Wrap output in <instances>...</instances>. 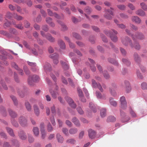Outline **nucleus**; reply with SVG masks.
I'll use <instances>...</instances> for the list:
<instances>
[{"instance_id":"f257e3e1","label":"nucleus","mask_w":147,"mask_h":147,"mask_svg":"<svg viewBox=\"0 0 147 147\" xmlns=\"http://www.w3.org/2000/svg\"><path fill=\"white\" fill-rule=\"evenodd\" d=\"M121 40L122 43L125 46H127L129 45L131 47H134L137 49H140V46L139 44L136 42L133 45L132 43L131 40L128 37L122 38Z\"/></svg>"},{"instance_id":"f03ea898","label":"nucleus","mask_w":147,"mask_h":147,"mask_svg":"<svg viewBox=\"0 0 147 147\" xmlns=\"http://www.w3.org/2000/svg\"><path fill=\"white\" fill-rule=\"evenodd\" d=\"M105 33L106 34H108L110 35V37L111 40L114 42H116L117 40V37L115 35H114L113 34H116L117 33V32L113 29L111 32L107 31H105Z\"/></svg>"},{"instance_id":"7ed1b4c3","label":"nucleus","mask_w":147,"mask_h":147,"mask_svg":"<svg viewBox=\"0 0 147 147\" xmlns=\"http://www.w3.org/2000/svg\"><path fill=\"white\" fill-rule=\"evenodd\" d=\"M39 79V77L36 75H33L31 77H29L28 80V83L31 86L33 85V82L37 81Z\"/></svg>"},{"instance_id":"20e7f679","label":"nucleus","mask_w":147,"mask_h":147,"mask_svg":"<svg viewBox=\"0 0 147 147\" xmlns=\"http://www.w3.org/2000/svg\"><path fill=\"white\" fill-rule=\"evenodd\" d=\"M120 102L121 108L123 109H125L127 107V102L124 96H122L120 98Z\"/></svg>"},{"instance_id":"39448f33","label":"nucleus","mask_w":147,"mask_h":147,"mask_svg":"<svg viewBox=\"0 0 147 147\" xmlns=\"http://www.w3.org/2000/svg\"><path fill=\"white\" fill-rule=\"evenodd\" d=\"M92 85L93 88H97L101 92H103V89L100 84L97 83L94 79L92 80Z\"/></svg>"},{"instance_id":"423d86ee","label":"nucleus","mask_w":147,"mask_h":147,"mask_svg":"<svg viewBox=\"0 0 147 147\" xmlns=\"http://www.w3.org/2000/svg\"><path fill=\"white\" fill-rule=\"evenodd\" d=\"M117 86L115 84H112V86L109 88V92L111 95L115 97L117 95V93L115 91Z\"/></svg>"},{"instance_id":"0eeeda50","label":"nucleus","mask_w":147,"mask_h":147,"mask_svg":"<svg viewBox=\"0 0 147 147\" xmlns=\"http://www.w3.org/2000/svg\"><path fill=\"white\" fill-rule=\"evenodd\" d=\"M131 36L134 40H136L138 39H143L144 38V35L142 33L139 32L137 33L134 35H131Z\"/></svg>"},{"instance_id":"6e6552de","label":"nucleus","mask_w":147,"mask_h":147,"mask_svg":"<svg viewBox=\"0 0 147 147\" xmlns=\"http://www.w3.org/2000/svg\"><path fill=\"white\" fill-rule=\"evenodd\" d=\"M11 66L17 70L19 73L21 75H23L24 72L23 70L20 69L15 62H12L11 63Z\"/></svg>"},{"instance_id":"1a4fd4ad","label":"nucleus","mask_w":147,"mask_h":147,"mask_svg":"<svg viewBox=\"0 0 147 147\" xmlns=\"http://www.w3.org/2000/svg\"><path fill=\"white\" fill-rule=\"evenodd\" d=\"M19 122L22 126H24L27 124V119L24 117L21 116L19 118Z\"/></svg>"},{"instance_id":"9d476101","label":"nucleus","mask_w":147,"mask_h":147,"mask_svg":"<svg viewBox=\"0 0 147 147\" xmlns=\"http://www.w3.org/2000/svg\"><path fill=\"white\" fill-rule=\"evenodd\" d=\"M66 100L68 102L69 105L73 108H75L76 106V105L72 99L70 98L68 96L65 97Z\"/></svg>"},{"instance_id":"9b49d317","label":"nucleus","mask_w":147,"mask_h":147,"mask_svg":"<svg viewBox=\"0 0 147 147\" xmlns=\"http://www.w3.org/2000/svg\"><path fill=\"white\" fill-rule=\"evenodd\" d=\"M58 89V87L56 86V91H54L51 89H49V91L50 93L51 94L52 97L54 98H57V96L59 95V93L57 91Z\"/></svg>"},{"instance_id":"f8f14e48","label":"nucleus","mask_w":147,"mask_h":147,"mask_svg":"<svg viewBox=\"0 0 147 147\" xmlns=\"http://www.w3.org/2000/svg\"><path fill=\"white\" fill-rule=\"evenodd\" d=\"M50 57L53 59V63L54 64H57L58 63V54L56 53H54L52 55H51Z\"/></svg>"},{"instance_id":"ddd939ff","label":"nucleus","mask_w":147,"mask_h":147,"mask_svg":"<svg viewBox=\"0 0 147 147\" xmlns=\"http://www.w3.org/2000/svg\"><path fill=\"white\" fill-rule=\"evenodd\" d=\"M43 69L46 73L50 71L51 69V65L48 63H46L43 65Z\"/></svg>"},{"instance_id":"4468645a","label":"nucleus","mask_w":147,"mask_h":147,"mask_svg":"<svg viewBox=\"0 0 147 147\" xmlns=\"http://www.w3.org/2000/svg\"><path fill=\"white\" fill-rule=\"evenodd\" d=\"M88 132L90 138L93 139L95 137L96 133L92 129H90L88 130Z\"/></svg>"},{"instance_id":"2eb2a0df","label":"nucleus","mask_w":147,"mask_h":147,"mask_svg":"<svg viewBox=\"0 0 147 147\" xmlns=\"http://www.w3.org/2000/svg\"><path fill=\"white\" fill-rule=\"evenodd\" d=\"M88 59L91 63L90 65L91 70L93 72L95 71L96 70V68L94 66L95 63L94 61L91 59L89 58Z\"/></svg>"},{"instance_id":"dca6fc26","label":"nucleus","mask_w":147,"mask_h":147,"mask_svg":"<svg viewBox=\"0 0 147 147\" xmlns=\"http://www.w3.org/2000/svg\"><path fill=\"white\" fill-rule=\"evenodd\" d=\"M27 62L29 65L32 67V71H36L38 67L36 66V63L30 62L29 61H27Z\"/></svg>"},{"instance_id":"f3484780","label":"nucleus","mask_w":147,"mask_h":147,"mask_svg":"<svg viewBox=\"0 0 147 147\" xmlns=\"http://www.w3.org/2000/svg\"><path fill=\"white\" fill-rule=\"evenodd\" d=\"M33 107L35 114L37 116H38L40 114V111L38 106L34 104Z\"/></svg>"},{"instance_id":"a211bd4d","label":"nucleus","mask_w":147,"mask_h":147,"mask_svg":"<svg viewBox=\"0 0 147 147\" xmlns=\"http://www.w3.org/2000/svg\"><path fill=\"white\" fill-rule=\"evenodd\" d=\"M120 114L121 116V121L123 122H127L129 120V119L128 118V119L127 120H125L124 119H126L127 118V117L125 115V113L121 110H120Z\"/></svg>"},{"instance_id":"6ab92c4d","label":"nucleus","mask_w":147,"mask_h":147,"mask_svg":"<svg viewBox=\"0 0 147 147\" xmlns=\"http://www.w3.org/2000/svg\"><path fill=\"white\" fill-rule=\"evenodd\" d=\"M19 136L22 140H24L26 138L27 136L23 131L21 130L18 133Z\"/></svg>"},{"instance_id":"aec40b11","label":"nucleus","mask_w":147,"mask_h":147,"mask_svg":"<svg viewBox=\"0 0 147 147\" xmlns=\"http://www.w3.org/2000/svg\"><path fill=\"white\" fill-rule=\"evenodd\" d=\"M47 11L48 13V14L49 16H54L55 18L59 19H61V17L60 16H59L56 13H53L49 9H48Z\"/></svg>"},{"instance_id":"412c9836","label":"nucleus","mask_w":147,"mask_h":147,"mask_svg":"<svg viewBox=\"0 0 147 147\" xmlns=\"http://www.w3.org/2000/svg\"><path fill=\"white\" fill-rule=\"evenodd\" d=\"M132 20L137 24H140L141 21V20L138 16H133L131 18Z\"/></svg>"},{"instance_id":"4be33fe9","label":"nucleus","mask_w":147,"mask_h":147,"mask_svg":"<svg viewBox=\"0 0 147 147\" xmlns=\"http://www.w3.org/2000/svg\"><path fill=\"white\" fill-rule=\"evenodd\" d=\"M136 13L138 15L142 16H144L145 15V13L142 9H139L136 11Z\"/></svg>"},{"instance_id":"5701e85b","label":"nucleus","mask_w":147,"mask_h":147,"mask_svg":"<svg viewBox=\"0 0 147 147\" xmlns=\"http://www.w3.org/2000/svg\"><path fill=\"white\" fill-rule=\"evenodd\" d=\"M96 96L98 98L100 99H106L105 96V95H102L101 93L98 91L96 92Z\"/></svg>"},{"instance_id":"b1692460","label":"nucleus","mask_w":147,"mask_h":147,"mask_svg":"<svg viewBox=\"0 0 147 147\" xmlns=\"http://www.w3.org/2000/svg\"><path fill=\"white\" fill-rule=\"evenodd\" d=\"M72 121L77 127H79L80 124L78 119L75 117H73L72 119Z\"/></svg>"},{"instance_id":"393cba45","label":"nucleus","mask_w":147,"mask_h":147,"mask_svg":"<svg viewBox=\"0 0 147 147\" xmlns=\"http://www.w3.org/2000/svg\"><path fill=\"white\" fill-rule=\"evenodd\" d=\"M57 22L61 26V30L63 31H65L67 29V26L64 24V23L58 20Z\"/></svg>"},{"instance_id":"a878e982","label":"nucleus","mask_w":147,"mask_h":147,"mask_svg":"<svg viewBox=\"0 0 147 147\" xmlns=\"http://www.w3.org/2000/svg\"><path fill=\"white\" fill-rule=\"evenodd\" d=\"M125 83L126 86V90L127 92H129L131 90V86L130 85L129 82L127 81H125Z\"/></svg>"},{"instance_id":"bb28decb","label":"nucleus","mask_w":147,"mask_h":147,"mask_svg":"<svg viewBox=\"0 0 147 147\" xmlns=\"http://www.w3.org/2000/svg\"><path fill=\"white\" fill-rule=\"evenodd\" d=\"M57 138L59 142L62 143L63 142L64 138L63 137L59 134L57 135Z\"/></svg>"},{"instance_id":"cd10ccee","label":"nucleus","mask_w":147,"mask_h":147,"mask_svg":"<svg viewBox=\"0 0 147 147\" xmlns=\"http://www.w3.org/2000/svg\"><path fill=\"white\" fill-rule=\"evenodd\" d=\"M58 43L60 48L61 49H64L65 46L64 42L61 40H59L58 41Z\"/></svg>"},{"instance_id":"c85d7f7f","label":"nucleus","mask_w":147,"mask_h":147,"mask_svg":"<svg viewBox=\"0 0 147 147\" xmlns=\"http://www.w3.org/2000/svg\"><path fill=\"white\" fill-rule=\"evenodd\" d=\"M33 132L34 135L36 136H38L39 135L38 128L37 127H34L32 130Z\"/></svg>"},{"instance_id":"c756f323","label":"nucleus","mask_w":147,"mask_h":147,"mask_svg":"<svg viewBox=\"0 0 147 147\" xmlns=\"http://www.w3.org/2000/svg\"><path fill=\"white\" fill-rule=\"evenodd\" d=\"M0 33L4 35L5 36L8 38H11L12 37V35L9 33H8L6 31L1 30L0 31Z\"/></svg>"},{"instance_id":"7c9ffc66","label":"nucleus","mask_w":147,"mask_h":147,"mask_svg":"<svg viewBox=\"0 0 147 147\" xmlns=\"http://www.w3.org/2000/svg\"><path fill=\"white\" fill-rule=\"evenodd\" d=\"M25 106L27 110L28 111H31L32 110L31 106L28 101H26L25 103Z\"/></svg>"},{"instance_id":"2f4dec72","label":"nucleus","mask_w":147,"mask_h":147,"mask_svg":"<svg viewBox=\"0 0 147 147\" xmlns=\"http://www.w3.org/2000/svg\"><path fill=\"white\" fill-rule=\"evenodd\" d=\"M109 101L110 104L111 105L114 107H116L117 106V102L115 101L114 100L113 98L110 97L109 98Z\"/></svg>"},{"instance_id":"473e14b6","label":"nucleus","mask_w":147,"mask_h":147,"mask_svg":"<svg viewBox=\"0 0 147 147\" xmlns=\"http://www.w3.org/2000/svg\"><path fill=\"white\" fill-rule=\"evenodd\" d=\"M45 37L50 42H53L54 41L55 39L49 34H47L46 36Z\"/></svg>"},{"instance_id":"72a5a7b5","label":"nucleus","mask_w":147,"mask_h":147,"mask_svg":"<svg viewBox=\"0 0 147 147\" xmlns=\"http://www.w3.org/2000/svg\"><path fill=\"white\" fill-rule=\"evenodd\" d=\"M78 131V130L76 128H71L69 130V132L71 134H76Z\"/></svg>"},{"instance_id":"f704fd0d","label":"nucleus","mask_w":147,"mask_h":147,"mask_svg":"<svg viewBox=\"0 0 147 147\" xmlns=\"http://www.w3.org/2000/svg\"><path fill=\"white\" fill-rule=\"evenodd\" d=\"M9 113L11 116L13 118H15L17 116V115L13 111L10 109H8Z\"/></svg>"},{"instance_id":"c9c22d12","label":"nucleus","mask_w":147,"mask_h":147,"mask_svg":"<svg viewBox=\"0 0 147 147\" xmlns=\"http://www.w3.org/2000/svg\"><path fill=\"white\" fill-rule=\"evenodd\" d=\"M108 61L109 62L113 64L115 66H118L119 65V64L118 63L115 59H112L111 58H109L108 59Z\"/></svg>"},{"instance_id":"e433bc0d","label":"nucleus","mask_w":147,"mask_h":147,"mask_svg":"<svg viewBox=\"0 0 147 147\" xmlns=\"http://www.w3.org/2000/svg\"><path fill=\"white\" fill-rule=\"evenodd\" d=\"M89 107L94 112H96V107L93 103L91 102L89 103Z\"/></svg>"},{"instance_id":"4c0bfd02","label":"nucleus","mask_w":147,"mask_h":147,"mask_svg":"<svg viewBox=\"0 0 147 147\" xmlns=\"http://www.w3.org/2000/svg\"><path fill=\"white\" fill-rule=\"evenodd\" d=\"M84 11L87 14H90L92 12V9L88 6L86 7L84 9Z\"/></svg>"},{"instance_id":"58836bf2","label":"nucleus","mask_w":147,"mask_h":147,"mask_svg":"<svg viewBox=\"0 0 147 147\" xmlns=\"http://www.w3.org/2000/svg\"><path fill=\"white\" fill-rule=\"evenodd\" d=\"M100 115L102 117H104L106 116V110L105 109L103 108L101 110Z\"/></svg>"},{"instance_id":"ea45409f","label":"nucleus","mask_w":147,"mask_h":147,"mask_svg":"<svg viewBox=\"0 0 147 147\" xmlns=\"http://www.w3.org/2000/svg\"><path fill=\"white\" fill-rule=\"evenodd\" d=\"M61 63L65 70H67L69 69V66L67 63L65 62H63L62 61H61Z\"/></svg>"},{"instance_id":"a19ab883","label":"nucleus","mask_w":147,"mask_h":147,"mask_svg":"<svg viewBox=\"0 0 147 147\" xmlns=\"http://www.w3.org/2000/svg\"><path fill=\"white\" fill-rule=\"evenodd\" d=\"M9 33L12 35V34L14 35H16L18 34V32L16 30L13 28H11L9 29Z\"/></svg>"},{"instance_id":"79ce46f5","label":"nucleus","mask_w":147,"mask_h":147,"mask_svg":"<svg viewBox=\"0 0 147 147\" xmlns=\"http://www.w3.org/2000/svg\"><path fill=\"white\" fill-rule=\"evenodd\" d=\"M116 120L115 118L113 116H110L108 117L107 119V121L108 122H114Z\"/></svg>"},{"instance_id":"37998d69","label":"nucleus","mask_w":147,"mask_h":147,"mask_svg":"<svg viewBox=\"0 0 147 147\" xmlns=\"http://www.w3.org/2000/svg\"><path fill=\"white\" fill-rule=\"evenodd\" d=\"M76 140L73 139H67L66 142L67 144H74L76 143Z\"/></svg>"},{"instance_id":"c03bdc74","label":"nucleus","mask_w":147,"mask_h":147,"mask_svg":"<svg viewBox=\"0 0 147 147\" xmlns=\"http://www.w3.org/2000/svg\"><path fill=\"white\" fill-rule=\"evenodd\" d=\"M140 5L141 8L144 11L147 10V5L144 3H142L140 4Z\"/></svg>"},{"instance_id":"a18cd8bd","label":"nucleus","mask_w":147,"mask_h":147,"mask_svg":"<svg viewBox=\"0 0 147 147\" xmlns=\"http://www.w3.org/2000/svg\"><path fill=\"white\" fill-rule=\"evenodd\" d=\"M62 131L63 133L67 136H69V133L68 130L66 128H63L62 129Z\"/></svg>"},{"instance_id":"49530a36","label":"nucleus","mask_w":147,"mask_h":147,"mask_svg":"<svg viewBox=\"0 0 147 147\" xmlns=\"http://www.w3.org/2000/svg\"><path fill=\"white\" fill-rule=\"evenodd\" d=\"M117 7L119 9L121 10H124L126 8L125 6L123 4L118 5H117Z\"/></svg>"},{"instance_id":"de8ad7c7","label":"nucleus","mask_w":147,"mask_h":147,"mask_svg":"<svg viewBox=\"0 0 147 147\" xmlns=\"http://www.w3.org/2000/svg\"><path fill=\"white\" fill-rule=\"evenodd\" d=\"M6 130L8 133L10 134L11 136H13L14 134L13 133V130L11 128L7 127Z\"/></svg>"},{"instance_id":"09e8293b","label":"nucleus","mask_w":147,"mask_h":147,"mask_svg":"<svg viewBox=\"0 0 147 147\" xmlns=\"http://www.w3.org/2000/svg\"><path fill=\"white\" fill-rule=\"evenodd\" d=\"M12 24H13L15 25V26L16 28H17L19 29L22 30L23 28L22 24H16V23L14 22L12 23Z\"/></svg>"},{"instance_id":"8fccbe9b","label":"nucleus","mask_w":147,"mask_h":147,"mask_svg":"<svg viewBox=\"0 0 147 147\" xmlns=\"http://www.w3.org/2000/svg\"><path fill=\"white\" fill-rule=\"evenodd\" d=\"M13 16L15 19L18 20H20L23 19L22 16L18 15L17 14H14Z\"/></svg>"},{"instance_id":"3c124183","label":"nucleus","mask_w":147,"mask_h":147,"mask_svg":"<svg viewBox=\"0 0 147 147\" xmlns=\"http://www.w3.org/2000/svg\"><path fill=\"white\" fill-rule=\"evenodd\" d=\"M18 92L20 96L22 97L24 96V92L21 89L18 88L17 89Z\"/></svg>"},{"instance_id":"603ef678","label":"nucleus","mask_w":147,"mask_h":147,"mask_svg":"<svg viewBox=\"0 0 147 147\" xmlns=\"http://www.w3.org/2000/svg\"><path fill=\"white\" fill-rule=\"evenodd\" d=\"M24 69L26 74L29 75L30 74V72L27 67L26 66H24Z\"/></svg>"},{"instance_id":"864d4df0","label":"nucleus","mask_w":147,"mask_h":147,"mask_svg":"<svg viewBox=\"0 0 147 147\" xmlns=\"http://www.w3.org/2000/svg\"><path fill=\"white\" fill-rule=\"evenodd\" d=\"M13 22H14L12 21L11 23L7 21L4 24L3 26L5 28H6V27H9L11 24H13L12 23Z\"/></svg>"},{"instance_id":"5fc2aeb1","label":"nucleus","mask_w":147,"mask_h":147,"mask_svg":"<svg viewBox=\"0 0 147 147\" xmlns=\"http://www.w3.org/2000/svg\"><path fill=\"white\" fill-rule=\"evenodd\" d=\"M50 120L53 125H55L56 123L54 117L53 116H51L50 117Z\"/></svg>"},{"instance_id":"6e6d98bb","label":"nucleus","mask_w":147,"mask_h":147,"mask_svg":"<svg viewBox=\"0 0 147 147\" xmlns=\"http://www.w3.org/2000/svg\"><path fill=\"white\" fill-rule=\"evenodd\" d=\"M77 110L78 113L80 115H82L83 114L84 112L82 110V108L80 107H78L77 108Z\"/></svg>"},{"instance_id":"4d7b16f0","label":"nucleus","mask_w":147,"mask_h":147,"mask_svg":"<svg viewBox=\"0 0 147 147\" xmlns=\"http://www.w3.org/2000/svg\"><path fill=\"white\" fill-rule=\"evenodd\" d=\"M127 6L131 10H133L135 9V6L132 3H129L128 4Z\"/></svg>"},{"instance_id":"13d9d810","label":"nucleus","mask_w":147,"mask_h":147,"mask_svg":"<svg viewBox=\"0 0 147 147\" xmlns=\"http://www.w3.org/2000/svg\"><path fill=\"white\" fill-rule=\"evenodd\" d=\"M103 74L105 79H108L110 78V76L107 71H104Z\"/></svg>"},{"instance_id":"bf43d9fd","label":"nucleus","mask_w":147,"mask_h":147,"mask_svg":"<svg viewBox=\"0 0 147 147\" xmlns=\"http://www.w3.org/2000/svg\"><path fill=\"white\" fill-rule=\"evenodd\" d=\"M122 61L127 66H129L130 65V62L127 59H122Z\"/></svg>"},{"instance_id":"052dcab7","label":"nucleus","mask_w":147,"mask_h":147,"mask_svg":"<svg viewBox=\"0 0 147 147\" xmlns=\"http://www.w3.org/2000/svg\"><path fill=\"white\" fill-rule=\"evenodd\" d=\"M77 9H78V11L80 13L84 15L87 19H89V18L88 16L86 13H83V11L81 9H80L79 8H78Z\"/></svg>"},{"instance_id":"680f3d73","label":"nucleus","mask_w":147,"mask_h":147,"mask_svg":"<svg viewBox=\"0 0 147 147\" xmlns=\"http://www.w3.org/2000/svg\"><path fill=\"white\" fill-rule=\"evenodd\" d=\"M11 123L12 125L15 127H17L18 126V123L14 119L11 120Z\"/></svg>"},{"instance_id":"e2e57ef3","label":"nucleus","mask_w":147,"mask_h":147,"mask_svg":"<svg viewBox=\"0 0 147 147\" xmlns=\"http://www.w3.org/2000/svg\"><path fill=\"white\" fill-rule=\"evenodd\" d=\"M11 97L13 101L14 104L15 105H16L17 104V101L16 97L13 96H11Z\"/></svg>"},{"instance_id":"0e129e2a","label":"nucleus","mask_w":147,"mask_h":147,"mask_svg":"<svg viewBox=\"0 0 147 147\" xmlns=\"http://www.w3.org/2000/svg\"><path fill=\"white\" fill-rule=\"evenodd\" d=\"M79 96L80 98H83V94L82 91L80 89L78 88V89Z\"/></svg>"},{"instance_id":"69168bd1","label":"nucleus","mask_w":147,"mask_h":147,"mask_svg":"<svg viewBox=\"0 0 147 147\" xmlns=\"http://www.w3.org/2000/svg\"><path fill=\"white\" fill-rule=\"evenodd\" d=\"M14 79L16 82H19L18 74L16 72H14Z\"/></svg>"},{"instance_id":"338daca9","label":"nucleus","mask_w":147,"mask_h":147,"mask_svg":"<svg viewBox=\"0 0 147 147\" xmlns=\"http://www.w3.org/2000/svg\"><path fill=\"white\" fill-rule=\"evenodd\" d=\"M142 88L143 89H147V84L146 83H143L141 84Z\"/></svg>"},{"instance_id":"774afa93","label":"nucleus","mask_w":147,"mask_h":147,"mask_svg":"<svg viewBox=\"0 0 147 147\" xmlns=\"http://www.w3.org/2000/svg\"><path fill=\"white\" fill-rule=\"evenodd\" d=\"M3 147H11V146L8 142H5L3 145Z\"/></svg>"}]
</instances>
